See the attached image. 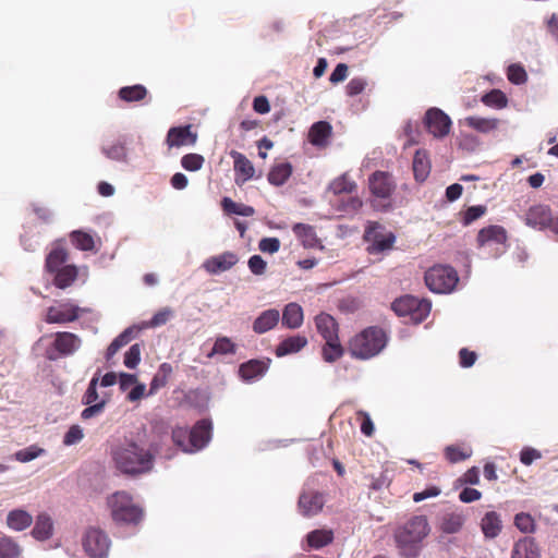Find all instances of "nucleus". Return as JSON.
<instances>
[{
  "label": "nucleus",
  "mask_w": 558,
  "mask_h": 558,
  "mask_svg": "<svg viewBox=\"0 0 558 558\" xmlns=\"http://www.w3.org/2000/svg\"><path fill=\"white\" fill-rule=\"evenodd\" d=\"M429 532L427 517L423 514L397 523L392 530V538L398 554L403 558L417 557Z\"/></svg>",
  "instance_id": "f03ea898"
},
{
  "label": "nucleus",
  "mask_w": 558,
  "mask_h": 558,
  "mask_svg": "<svg viewBox=\"0 0 558 558\" xmlns=\"http://www.w3.org/2000/svg\"><path fill=\"white\" fill-rule=\"evenodd\" d=\"M332 135V126L327 121L315 122L308 131V142L316 147H326Z\"/></svg>",
  "instance_id": "aec40b11"
},
{
  "label": "nucleus",
  "mask_w": 558,
  "mask_h": 558,
  "mask_svg": "<svg viewBox=\"0 0 558 558\" xmlns=\"http://www.w3.org/2000/svg\"><path fill=\"white\" fill-rule=\"evenodd\" d=\"M386 342L387 337L381 328L368 327L350 340L349 351L353 356L365 360L377 355Z\"/></svg>",
  "instance_id": "7ed1b4c3"
},
{
  "label": "nucleus",
  "mask_w": 558,
  "mask_h": 558,
  "mask_svg": "<svg viewBox=\"0 0 558 558\" xmlns=\"http://www.w3.org/2000/svg\"><path fill=\"white\" fill-rule=\"evenodd\" d=\"M307 344V339L304 336L295 335L282 340L276 348V355L282 357L288 354L301 351Z\"/></svg>",
  "instance_id": "b1692460"
},
{
  "label": "nucleus",
  "mask_w": 558,
  "mask_h": 558,
  "mask_svg": "<svg viewBox=\"0 0 558 558\" xmlns=\"http://www.w3.org/2000/svg\"><path fill=\"white\" fill-rule=\"evenodd\" d=\"M486 210H487V208L484 205H476V206L469 207L463 214V218H462L463 225L468 226V225L472 223L473 221L477 220L478 218H481L482 216L485 215Z\"/></svg>",
  "instance_id": "4d7b16f0"
},
{
  "label": "nucleus",
  "mask_w": 558,
  "mask_h": 558,
  "mask_svg": "<svg viewBox=\"0 0 558 558\" xmlns=\"http://www.w3.org/2000/svg\"><path fill=\"white\" fill-rule=\"evenodd\" d=\"M197 133L192 131V125L172 126L166 136V144L169 149L173 147L193 146L197 142Z\"/></svg>",
  "instance_id": "f8f14e48"
},
{
  "label": "nucleus",
  "mask_w": 558,
  "mask_h": 558,
  "mask_svg": "<svg viewBox=\"0 0 558 558\" xmlns=\"http://www.w3.org/2000/svg\"><path fill=\"white\" fill-rule=\"evenodd\" d=\"M425 283L435 293H449L459 282L458 272L451 266L435 265L425 272Z\"/></svg>",
  "instance_id": "39448f33"
},
{
  "label": "nucleus",
  "mask_w": 558,
  "mask_h": 558,
  "mask_svg": "<svg viewBox=\"0 0 558 558\" xmlns=\"http://www.w3.org/2000/svg\"><path fill=\"white\" fill-rule=\"evenodd\" d=\"M221 205L227 214H233L243 217H251L255 214V209L252 206L236 203L229 197H225L221 202Z\"/></svg>",
  "instance_id": "a19ab883"
},
{
  "label": "nucleus",
  "mask_w": 558,
  "mask_h": 558,
  "mask_svg": "<svg viewBox=\"0 0 558 558\" xmlns=\"http://www.w3.org/2000/svg\"><path fill=\"white\" fill-rule=\"evenodd\" d=\"M102 153L109 159L117 161H125L126 160V148L123 143H114L109 147H102Z\"/></svg>",
  "instance_id": "864d4df0"
},
{
  "label": "nucleus",
  "mask_w": 558,
  "mask_h": 558,
  "mask_svg": "<svg viewBox=\"0 0 558 558\" xmlns=\"http://www.w3.org/2000/svg\"><path fill=\"white\" fill-rule=\"evenodd\" d=\"M551 216V209L548 205L536 204L525 211L524 222L531 228L544 230L549 227Z\"/></svg>",
  "instance_id": "4468645a"
},
{
  "label": "nucleus",
  "mask_w": 558,
  "mask_h": 558,
  "mask_svg": "<svg viewBox=\"0 0 558 558\" xmlns=\"http://www.w3.org/2000/svg\"><path fill=\"white\" fill-rule=\"evenodd\" d=\"M280 319V313L276 308L262 312L253 322V330L255 333L262 335L274 329Z\"/></svg>",
  "instance_id": "4be33fe9"
},
{
  "label": "nucleus",
  "mask_w": 558,
  "mask_h": 558,
  "mask_svg": "<svg viewBox=\"0 0 558 558\" xmlns=\"http://www.w3.org/2000/svg\"><path fill=\"white\" fill-rule=\"evenodd\" d=\"M343 354V348L339 341L337 340H326V343L323 348V356L326 362H335L340 359Z\"/></svg>",
  "instance_id": "a18cd8bd"
},
{
  "label": "nucleus",
  "mask_w": 558,
  "mask_h": 558,
  "mask_svg": "<svg viewBox=\"0 0 558 558\" xmlns=\"http://www.w3.org/2000/svg\"><path fill=\"white\" fill-rule=\"evenodd\" d=\"M68 260V252L63 247H54L46 257L45 268L51 274L56 272L59 268L65 266L64 263Z\"/></svg>",
  "instance_id": "e433bc0d"
},
{
  "label": "nucleus",
  "mask_w": 558,
  "mask_h": 558,
  "mask_svg": "<svg viewBox=\"0 0 558 558\" xmlns=\"http://www.w3.org/2000/svg\"><path fill=\"white\" fill-rule=\"evenodd\" d=\"M445 457L450 463H458L469 459L472 454V450L461 446H447L445 448Z\"/></svg>",
  "instance_id": "37998d69"
},
{
  "label": "nucleus",
  "mask_w": 558,
  "mask_h": 558,
  "mask_svg": "<svg viewBox=\"0 0 558 558\" xmlns=\"http://www.w3.org/2000/svg\"><path fill=\"white\" fill-rule=\"evenodd\" d=\"M514 525L522 533H532L535 530V521L530 513L520 512L514 517Z\"/></svg>",
  "instance_id": "5fc2aeb1"
},
{
  "label": "nucleus",
  "mask_w": 558,
  "mask_h": 558,
  "mask_svg": "<svg viewBox=\"0 0 558 558\" xmlns=\"http://www.w3.org/2000/svg\"><path fill=\"white\" fill-rule=\"evenodd\" d=\"M44 449L37 446H29L14 453L15 460L20 462H29L44 453Z\"/></svg>",
  "instance_id": "6e6d98bb"
},
{
  "label": "nucleus",
  "mask_w": 558,
  "mask_h": 558,
  "mask_svg": "<svg viewBox=\"0 0 558 558\" xmlns=\"http://www.w3.org/2000/svg\"><path fill=\"white\" fill-rule=\"evenodd\" d=\"M53 524L51 518L41 513L37 517L32 534L38 541H46L52 535Z\"/></svg>",
  "instance_id": "f704fd0d"
},
{
  "label": "nucleus",
  "mask_w": 558,
  "mask_h": 558,
  "mask_svg": "<svg viewBox=\"0 0 558 558\" xmlns=\"http://www.w3.org/2000/svg\"><path fill=\"white\" fill-rule=\"evenodd\" d=\"M507 77L512 84L520 85L526 82L527 74L521 64L513 63L507 69Z\"/></svg>",
  "instance_id": "603ef678"
},
{
  "label": "nucleus",
  "mask_w": 558,
  "mask_h": 558,
  "mask_svg": "<svg viewBox=\"0 0 558 558\" xmlns=\"http://www.w3.org/2000/svg\"><path fill=\"white\" fill-rule=\"evenodd\" d=\"M147 89L144 85L136 84L124 86L119 89L118 96L125 102L141 101L147 96Z\"/></svg>",
  "instance_id": "4c0bfd02"
},
{
  "label": "nucleus",
  "mask_w": 558,
  "mask_h": 558,
  "mask_svg": "<svg viewBox=\"0 0 558 558\" xmlns=\"http://www.w3.org/2000/svg\"><path fill=\"white\" fill-rule=\"evenodd\" d=\"M78 306L65 302L54 306H49L46 311L45 322L48 324H68L75 322L80 317Z\"/></svg>",
  "instance_id": "9b49d317"
},
{
  "label": "nucleus",
  "mask_w": 558,
  "mask_h": 558,
  "mask_svg": "<svg viewBox=\"0 0 558 558\" xmlns=\"http://www.w3.org/2000/svg\"><path fill=\"white\" fill-rule=\"evenodd\" d=\"M539 550L531 537H523L519 539L512 549L511 558H538Z\"/></svg>",
  "instance_id": "a878e982"
},
{
  "label": "nucleus",
  "mask_w": 558,
  "mask_h": 558,
  "mask_svg": "<svg viewBox=\"0 0 558 558\" xmlns=\"http://www.w3.org/2000/svg\"><path fill=\"white\" fill-rule=\"evenodd\" d=\"M476 359H477V355L474 351H470L466 348H462L459 351V363L464 368L473 366Z\"/></svg>",
  "instance_id": "774afa93"
},
{
  "label": "nucleus",
  "mask_w": 558,
  "mask_h": 558,
  "mask_svg": "<svg viewBox=\"0 0 558 558\" xmlns=\"http://www.w3.org/2000/svg\"><path fill=\"white\" fill-rule=\"evenodd\" d=\"M33 522L32 515L22 509H15L8 513L7 524L14 531H23L27 529Z\"/></svg>",
  "instance_id": "473e14b6"
},
{
  "label": "nucleus",
  "mask_w": 558,
  "mask_h": 558,
  "mask_svg": "<svg viewBox=\"0 0 558 558\" xmlns=\"http://www.w3.org/2000/svg\"><path fill=\"white\" fill-rule=\"evenodd\" d=\"M393 312L400 317H409L415 324L423 322L430 312V303L412 295H404L391 304Z\"/></svg>",
  "instance_id": "423d86ee"
},
{
  "label": "nucleus",
  "mask_w": 558,
  "mask_h": 558,
  "mask_svg": "<svg viewBox=\"0 0 558 558\" xmlns=\"http://www.w3.org/2000/svg\"><path fill=\"white\" fill-rule=\"evenodd\" d=\"M235 353V344L228 337H218L215 341L211 352L208 357L215 354H233Z\"/></svg>",
  "instance_id": "de8ad7c7"
},
{
  "label": "nucleus",
  "mask_w": 558,
  "mask_h": 558,
  "mask_svg": "<svg viewBox=\"0 0 558 558\" xmlns=\"http://www.w3.org/2000/svg\"><path fill=\"white\" fill-rule=\"evenodd\" d=\"M295 236L301 241L305 247H315L318 244L314 227L305 223H295L292 228Z\"/></svg>",
  "instance_id": "72a5a7b5"
},
{
  "label": "nucleus",
  "mask_w": 558,
  "mask_h": 558,
  "mask_svg": "<svg viewBox=\"0 0 558 558\" xmlns=\"http://www.w3.org/2000/svg\"><path fill=\"white\" fill-rule=\"evenodd\" d=\"M258 248L264 253H277L280 248V241L278 238H263L258 243Z\"/></svg>",
  "instance_id": "e2e57ef3"
},
{
  "label": "nucleus",
  "mask_w": 558,
  "mask_h": 558,
  "mask_svg": "<svg viewBox=\"0 0 558 558\" xmlns=\"http://www.w3.org/2000/svg\"><path fill=\"white\" fill-rule=\"evenodd\" d=\"M367 85V82L363 77H353L345 86V92L349 96H357L362 94Z\"/></svg>",
  "instance_id": "bf43d9fd"
},
{
  "label": "nucleus",
  "mask_w": 558,
  "mask_h": 558,
  "mask_svg": "<svg viewBox=\"0 0 558 558\" xmlns=\"http://www.w3.org/2000/svg\"><path fill=\"white\" fill-rule=\"evenodd\" d=\"M324 505V495L316 490H304L298 501L301 514L307 518L318 514L323 510Z\"/></svg>",
  "instance_id": "ddd939ff"
},
{
  "label": "nucleus",
  "mask_w": 558,
  "mask_h": 558,
  "mask_svg": "<svg viewBox=\"0 0 558 558\" xmlns=\"http://www.w3.org/2000/svg\"><path fill=\"white\" fill-rule=\"evenodd\" d=\"M502 527L500 515L496 511L485 513L481 521V529L485 537L495 538Z\"/></svg>",
  "instance_id": "cd10ccee"
},
{
  "label": "nucleus",
  "mask_w": 558,
  "mask_h": 558,
  "mask_svg": "<svg viewBox=\"0 0 558 558\" xmlns=\"http://www.w3.org/2000/svg\"><path fill=\"white\" fill-rule=\"evenodd\" d=\"M508 241V234L504 227L492 225L485 228H482L476 238V243L480 248L489 246V245H502L505 246Z\"/></svg>",
  "instance_id": "dca6fc26"
},
{
  "label": "nucleus",
  "mask_w": 558,
  "mask_h": 558,
  "mask_svg": "<svg viewBox=\"0 0 558 558\" xmlns=\"http://www.w3.org/2000/svg\"><path fill=\"white\" fill-rule=\"evenodd\" d=\"M541 458V452L534 448L525 447L520 452V461L524 465H531L535 460H538Z\"/></svg>",
  "instance_id": "338daca9"
},
{
  "label": "nucleus",
  "mask_w": 558,
  "mask_h": 558,
  "mask_svg": "<svg viewBox=\"0 0 558 558\" xmlns=\"http://www.w3.org/2000/svg\"><path fill=\"white\" fill-rule=\"evenodd\" d=\"M71 241L81 251H93L95 248L94 238L83 231H73L71 233Z\"/></svg>",
  "instance_id": "c03bdc74"
},
{
  "label": "nucleus",
  "mask_w": 558,
  "mask_h": 558,
  "mask_svg": "<svg viewBox=\"0 0 558 558\" xmlns=\"http://www.w3.org/2000/svg\"><path fill=\"white\" fill-rule=\"evenodd\" d=\"M500 121L496 118L468 117L465 124L477 132L489 133L498 129Z\"/></svg>",
  "instance_id": "c9c22d12"
},
{
  "label": "nucleus",
  "mask_w": 558,
  "mask_h": 558,
  "mask_svg": "<svg viewBox=\"0 0 558 558\" xmlns=\"http://www.w3.org/2000/svg\"><path fill=\"white\" fill-rule=\"evenodd\" d=\"M482 101L487 106L505 108L507 106L508 99L501 90L493 89L483 96Z\"/></svg>",
  "instance_id": "8fccbe9b"
},
{
  "label": "nucleus",
  "mask_w": 558,
  "mask_h": 558,
  "mask_svg": "<svg viewBox=\"0 0 558 558\" xmlns=\"http://www.w3.org/2000/svg\"><path fill=\"white\" fill-rule=\"evenodd\" d=\"M133 337V330L131 328L125 329L122 333H120L108 347L106 352V359L111 360L118 351L126 345Z\"/></svg>",
  "instance_id": "79ce46f5"
},
{
  "label": "nucleus",
  "mask_w": 558,
  "mask_h": 558,
  "mask_svg": "<svg viewBox=\"0 0 558 558\" xmlns=\"http://www.w3.org/2000/svg\"><path fill=\"white\" fill-rule=\"evenodd\" d=\"M333 541V532L331 530H314L307 534V544L310 547L319 549Z\"/></svg>",
  "instance_id": "58836bf2"
},
{
  "label": "nucleus",
  "mask_w": 558,
  "mask_h": 558,
  "mask_svg": "<svg viewBox=\"0 0 558 558\" xmlns=\"http://www.w3.org/2000/svg\"><path fill=\"white\" fill-rule=\"evenodd\" d=\"M171 438L173 444L183 452L192 453L190 429L183 426H175L172 429Z\"/></svg>",
  "instance_id": "ea45409f"
},
{
  "label": "nucleus",
  "mask_w": 558,
  "mask_h": 558,
  "mask_svg": "<svg viewBox=\"0 0 558 558\" xmlns=\"http://www.w3.org/2000/svg\"><path fill=\"white\" fill-rule=\"evenodd\" d=\"M156 450L141 441L125 438L111 446L110 457L114 469L128 476L149 473L155 463Z\"/></svg>",
  "instance_id": "f257e3e1"
},
{
  "label": "nucleus",
  "mask_w": 558,
  "mask_h": 558,
  "mask_svg": "<svg viewBox=\"0 0 558 558\" xmlns=\"http://www.w3.org/2000/svg\"><path fill=\"white\" fill-rule=\"evenodd\" d=\"M211 428L209 420H201L190 429L192 452L203 449L209 442Z\"/></svg>",
  "instance_id": "6ab92c4d"
},
{
  "label": "nucleus",
  "mask_w": 558,
  "mask_h": 558,
  "mask_svg": "<svg viewBox=\"0 0 558 558\" xmlns=\"http://www.w3.org/2000/svg\"><path fill=\"white\" fill-rule=\"evenodd\" d=\"M97 384H98V378L93 377L92 380L89 381L87 390L85 391V393L83 396L84 404L97 403L96 402L98 400Z\"/></svg>",
  "instance_id": "0e129e2a"
},
{
  "label": "nucleus",
  "mask_w": 558,
  "mask_h": 558,
  "mask_svg": "<svg viewBox=\"0 0 558 558\" xmlns=\"http://www.w3.org/2000/svg\"><path fill=\"white\" fill-rule=\"evenodd\" d=\"M270 360H250L240 365L239 374L244 380H254L265 375L268 371Z\"/></svg>",
  "instance_id": "412c9836"
},
{
  "label": "nucleus",
  "mask_w": 558,
  "mask_h": 558,
  "mask_svg": "<svg viewBox=\"0 0 558 558\" xmlns=\"http://www.w3.org/2000/svg\"><path fill=\"white\" fill-rule=\"evenodd\" d=\"M239 262V256L233 252H223L211 256L203 263V268L210 275H218L230 270Z\"/></svg>",
  "instance_id": "2eb2a0df"
},
{
  "label": "nucleus",
  "mask_w": 558,
  "mask_h": 558,
  "mask_svg": "<svg viewBox=\"0 0 558 558\" xmlns=\"http://www.w3.org/2000/svg\"><path fill=\"white\" fill-rule=\"evenodd\" d=\"M20 554V547L12 539L0 538V558H17Z\"/></svg>",
  "instance_id": "3c124183"
},
{
  "label": "nucleus",
  "mask_w": 558,
  "mask_h": 558,
  "mask_svg": "<svg viewBox=\"0 0 558 558\" xmlns=\"http://www.w3.org/2000/svg\"><path fill=\"white\" fill-rule=\"evenodd\" d=\"M82 544L85 553L90 558H105L109 550L110 541L101 530L90 527L85 532Z\"/></svg>",
  "instance_id": "1a4fd4ad"
},
{
  "label": "nucleus",
  "mask_w": 558,
  "mask_h": 558,
  "mask_svg": "<svg viewBox=\"0 0 558 558\" xmlns=\"http://www.w3.org/2000/svg\"><path fill=\"white\" fill-rule=\"evenodd\" d=\"M141 361V347L138 343L133 344L124 354V365L128 368H135Z\"/></svg>",
  "instance_id": "13d9d810"
},
{
  "label": "nucleus",
  "mask_w": 558,
  "mask_h": 558,
  "mask_svg": "<svg viewBox=\"0 0 558 558\" xmlns=\"http://www.w3.org/2000/svg\"><path fill=\"white\" fill-rule=\"evenodd\" d=\"M204 162L205 158L202 155L195 153L186 154L181 158V166L186 171H198L202 169Z\"/></svg>",
  "instance_id": "09e8293b"
},
{
  "label": "nucleus",
  "mask_w": 558,
  "mask_h": 558,
  "mask_svg": "<svg viewBox=\"0 0 558 558\" xmlns=\"http://www.w3.org/2000/svg\"><path fill=\"white\" fill-rule=\"evenodd\" d=\"M303 310L298 303L287 304L282 312V325L290 329H296L303 324Z\"/></svg>",
  "instance_id": "bb28decb"
},
{
  "label": "nucleus",
  "mask_w": 558,
  "mask_h": 558,
  "mask_svg": "<svg viewBox=\"0 0 558 558\" xmlns=\"http://www.w3.org/2000/svg\"><path fill=\"white\" fill-rule=\"evenodd\" d=\"M52 274L53 284L59 289H66L77 279L78 270L74 265H65Z\"/></svg>",
  "instance_id": "c756f323"
},
{
  "label": "nucleus",
  "mask_w": 558,
  "mask_h": 558,
  "mask_svg": "<svg viewBox=\"0 0 558 558\" xmlns=\"http://www.w3.org/2000/svg\"><path fill=\"white\" fill-rule=\"evenodd\" d=\"M84 437L83 429L78 425H72L63 437L65 446H72L80 442Z\"/></svg>",
  "instance_id": "052dcab7"
},
{
  "label": "nucleus",
  "mask_w": 558,
  "mask_h": 558,
  "mask_svg": "<svg viewBox=\"0 0 558 558\" xmlns=\"http://www.w3.org/2000/svg\"><path fill=\"white\" fill-rule=\"evenodd\" d=\"M424 124L434 137L442 138L450 132L451 120L442 110L430 108L425 113Z\"/></svg>",
  "instance_id": "9d476101"
},
{
  "label": "nucleus",
  "mask_w": 558,
  "mask_h": 558,
  "mask_svg": "<svg viewBox=\"0 0 558 558\" xmlns=\"http://www.w3.org/2000/svg\"><path fill=\"white\" fill-rule=\"evenodd\" d=\"M330 191L336 194H350L356 189V184L347 175H341L330 183Z\"/></svg>",
  "instance_id": "49530a36"
},
{
  "label": "nucleus",
  "mask_w": 558,
  "mask_h": 558,
  "mask_svg": "<svg viewBox=\"0 0 558 558\" xmlns=\"http://www.w3.org/2000/svg\"><path fill=\"white\" fill-rule=\"evenodd\" d=\"M413 172L416 181L423 182L430 172V162L425 150H417L413 158Z\"/></svg>",
  "instance_id": "2f4dec72"
},
{
  "label": "nucleus",
  "mask_w": 558,
  "mask_h": 558,
  "mask_svg": "<svg viewBox=\"0 0 558 558\" xmlns=\"http://www.w3.org/2000/svg\"><path fill=\"white\" fill-rule=\"evenodd\" d=\"M230 156L233 159V168L235 171V183L242 185L251 180L255 174V168L252 161L242 153L231 150Z\"/></svg>",
  "instance_id": "a211bd4d"
},
{
  "label": "nucleus",
  "mask_w": 558,
  "mask_h": 558,
  "mask_svg": "<svg viewBox=\"0 0 558 558\" xmlns=\"http://www.w3.org/2000/svg\"><path fill=\"white\" fill-rule=\"evenodd\" d=\"M293 168L290 162H281L271 167L267 180L271 185L281 186L292 175Z\"/></svg>",
  "instance_id": "c85d7f7f"
},
{
  "label": "nucleus",
  "mask_w": 558,
  "mask_h": 558,
  "mask_svg": "<svg viewBox=\"0 0 558 558\" xmlns=\"http://www.w3.org/2000/svg\"><path fill=\"white\" fill-rule=\"evenodd\" d=\"M465 522V515L462 511H452L444 513L440 519L439 527L446 534L458 533Z\"/></svg>",
  "instance_id": "393cba45"
},
{
  "label": "nucleus",
  "mask_w": 558,
  "mask_h": 558,
  "mask_svg": "<svg viewBox=\"0 0 558 558\" xmlns=\"http://www.w3.org/2000/svg\"><path fill=\"white\" fill-rule=\"evenodd\" d=\"M172 373L173 368L170 363H161L150 381L148 395H155L159 389L163 388L168 384Z\"/></svg>",
  "instance_id": "7c9ffc66"
},
{
  "label": "nucleus",
  "mask_w": 558,
  "mask_h": 558,
  "mask_svg": "<svg viewBox=\"0 0 558 558\" xmlns=\"http://www.w3.org/2000/svg\"><path fill=\"white\" fill-rule=\"evenodd\" d=\"M112 519L119 523L137 524L143 518V510L133 502L132 496L124 492H116L108 498Z\"/></svg>",
  "instance_id": "20e7f679"
},
{
  "label": "nucleus",
  "mask_w": 558,
  "mask_h": 558,
  "mask_svg": "<svg viewBox=\"0 0 558 558\" xmlns=\"http://www.w3.org/2000/svg\"><path fill=\"white\" fill-rule=\"evenodd\" d=\"M247 265L250 270L258 276L264 275L267 267V263L259 255L251 256Z\"/></svg>",
  "instance_id": "69168bd1"
},
{
  "label": "nucleus",
  "mask_w": 558,
  "mask_h": 558,
  "mask_svg": "<svg viewBox=\"0 0 558 558\" xmlns=\"http://www.w3.org/2000/svg\"><path fill=\"white\" fill-rule=\"evenodd\" d=\"M53 341L46 350V357L56 361L60 356L73 355L82 345V339L69 331H58L51 335Z\"/></svg>",
  "instance_id": "6e6552de"
},
{
  "label": "nucleus",
  "mask_w": 558,
  "mask_h": 558,
  "mask_svg": "<svg viewBox=\"0 0 558 558\" xmlns=\"http://www.w3.org/2000/svg\"><path fill=\"white\" fill-rule=\"evenodd\" d=\"M363 239L368 243L366 251L374 255L392 248L396 236L392 232L386 231L385 227L377 221H368Z\"/></svg>",
  "instance_id": "0eeeda50"
},
{
  "label": "nucleus",
  "mask_w": 558,
  "mask_h": 558,
  "mask_svg": "<svg viewBox=\"0 0 558 558\" xmlns=\"http://www.w3.org/2000/svg\"><path fill=\"white\" fill-rule=\"evenodd\" d=\"M315 324L318 332L326 340H337L338 324L335 318L326 313H320L315 317Z\"/></svg>",
  "instance_id": "5701e85b"
},
{
  "label": "nucleus",
  "mask_w": 558,
  "mask_h": 558,
  "mask_svg": "<svg viewBox=\"0 0 558 558\" xmlns=\"http://www.w3.org/2000/svg\"><path fill=\"white\" fill-rule=\"evenodd\" d=\"M173 315V311L169 307L161 308L150 319L149 327H159L165 325Z\"/></svg>",
  "instance_id": "680f3d73"
},
{
  "label": "nucleus",
  "mask_w": 558,
  "mask_h": 558,
  "mask_svg": "<svg viewBox=\"0 0 558 558\" xmlns=\"http://www.w3.org/2000/svg\"><path fill=\"white\" fill-rule=\"evenodd\" d=\"M368 184L372 194L380 198H388L395 190L391 175L384 171L374 172L368 179Z\"/></svg>",
  "instance_id": "f3484780"
}]
</instances>
